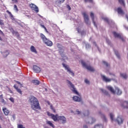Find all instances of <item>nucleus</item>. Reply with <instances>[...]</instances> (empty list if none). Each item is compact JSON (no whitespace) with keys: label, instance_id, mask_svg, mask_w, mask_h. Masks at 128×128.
<instances>
[{"label":"nucleus","instance_id":"1","mask_svg":"<svg viewBox=\"0 0 128 128\" xmlns=\"http://www.w3.org/2000/svg\"><path fill=\"white\" fill-rule=\"evenodd\" d=\"M29 101L30 102L31 108L33 110H42V108L40 104V102L36 98L32 96L29 100Z\"/></svg>","mask_w":128,"mask_h":128},{"label":"nucleus","instance_id":"2","mask_svg":"<svg viewBox=\"0 0 128 128\" xmlns=\"http://www.w3.org/2000/svg\"><path fill=\"white\" fill-rule=\"evenodd\" d=\"M47 114L48 116H50L54 122H60L63 124L66 122V118L64 116H58V114L54 115L50 113L49 112H47Z\"/></svg>","mask_w":128,"mask_h":128},{"label":"nucleus","instance_id":"3","mask_svg":"<svg viewBox=\"0 0 128 128\" xmlns=\"http://www.w3.org/2000/svg\"><path fill=\"white\" fill-rule=\"evenodd\" d=\"M40 36L45 44H46L48 46H52V42L48 39L44 34H40Z\"/></svg>","mask_w":128,"mask_h":128},{"label":"nucleus","instance_id":"4","mask_svg":"<svg viewBox=\"0 0 128 128\" xmlns=\"http://www.w3.org/2000/svg\"><path fill=\"white\" fill-rule=\"evenodd\" d=\"M81 64L84 66V68H86L88 70H89V72H94L96 70H94V67L92 66L90 64H88L86 63V62L84 61H81Z\"/></svg>","mask_w":128,"mask_h":128},{"label":"nucleus","instance_id":"5","mask_svg":"<svg viewBox=\"0 0 128 128\" xmlns=\"http://www.w3.org/2000/svg\"><path fill=\"white\" fill-rule=\"evenodd\" d=\"M68 84L70 86H68L69 88L70 86V90H72V92H73V94H78V90H76V87L74 86V84H72V82H70V81L68 80Z\"/></svg>","mask_w":128,"mask_h":128},{"label":"nucleus","instance_id":"6","mask_svg":"<svg viewBox=\"0 0 128 128\" xmlns=\"http://www.w3.org/2000/svg\"><path fill=\"white\" fill-rule=\"evenodd\" d=\"M60 44H58V48H59L58 52L62 58H68V57L66 56V54H64V48L62 46L60 47Z\"/></svg>","mask_w":128,"mask_h":128},{"label":"nucleus","instance_id":"7","mask_svg":"<svg viewBox=\"0 0 128 128\" xmlns=\"http://www.w3.org/2000/svg\"><path fill=\"white\" fill-rule=\"evenodd\" d=\"M62 66H63V68H64L65 70H66L67 72H68L69 74H71L72 76H74V73L72 72V70H70V68L68 66L64 64V63L62 64Z\"/></svg>","mask_w":128,"mask_h":128},{"label":"nucleus","instance_id":"8","mask_svg":"<svg viewBox=\"0 0 128 128\" xmlns=\"http://www.w3.org/2000/svg\"><path fill=\"white\" fill-rule=\"evenodd\" d=\"M82 14L84 16V20L86 22V24H90V17L88 16V15L86 14V12H84L82 13Z\"/></svg>","mask_w":128,"mask_h":128},{"label":"nucleus","instance_id":"9","mask_svg":"<svg viewBox=\"0 0 128 128\" xmlns=\"http://www.w3.org/2000/svg\"><path fill=\"white\" fill-rule=\"evenodd\" d=\"M113 34L115 38H118L120 40H122V42H126V40L120 34H118L116 32H113Z\"/></svg>","mask_w":128,"mask_h":128},{"label":"nucleus","instance_id":"10","mask_svg":"<svg viewBox=\"0 0 128 128\" xmlns=\"http://www.w3.org/2000/svg\"><path fill=\"white\" fill-rule=\"evenodd\" d=\"M101 77L103 82H110L112 80V78H108L104 75H101Z\"/></svg>","mask_w":128,"mask_h":128},{"label":"nucleus","instance_id":"11","mask_svg":"<svg viewBox=\"0 0 128 128\" xmlns=\"http://www.w3.org/2000/svg\"><path fill=\"white\" fill-rule=\"evenodd\" d=\"M30 6L31 9H32L33 10H34L36 12H38V8L36 4H30Z\"/></svg>","mask_w":128,"mask_h":128},{"label":"nucleus","instance_id":"12","mask_svg":"<svg viewBox=\"0 0 128 128\" xmlns=\"http://www.w3.org/2000/svg\"><path fill=\"white\" fill-rule=\"evenodd\" d=\"M117 12L118 14H120L121 16L124 14V10H122L121 7H118L117 8Z\"/></svg>","mask_w":128,"mask_h":128},{"label":"nucleus","instance_id":"13","mask_svg":"<svg viewBox=\"0 0 128 128\" xmlns=\"http://www.w3.org/2000/svg\"><path fill=\"white\" fill-rule=\"evenodd\" d=\"M90 16L92 20V22H93L94 26H95L96 27V22H94V12H90Z\"/></svg>","mask_w":128,"mask_h":128},{"label":"nucleus","instance_id":"14","mask_svg":"<svg viewBox=\"0 0 128 128\" xmlns=\"http://www.w3.org/2000/svg\"><path fill=\"white\" fill-rule=\"evenodd\" d=\"M88 121H86V124H92L94 122H96V120L94 118H89L88 119Z\"/></svg>","mask_w":128,"mask_h":128},{"label":"nucleus","instance_id":"15","mask_svg":"<svg viewBox=\"0 0 128 128\" xmlns=\"http://www.w3.org/2000/svg\"><path fill=\"white\" fill-rule=\"evenodd\" d=\"M2 111L5 114V116H8V114H10V110H8V108L6 107H3L2 108Z\"/></svg>","mask_w":128,"mask_h":128},{"label":"nucleus","instance_id":"16","mask_svg":"<svg viewBox=\"0 0 128 128\" xmlns=\"http://www.w3.org/2000/svg\"><path fill=\"white\" fill-rule=\"evenodd\" d=\"M33 70L35 72H40V68L36 66H34Z\"/></svg>","mask_w":128,"mask_h":128},{"label":"nucleus","instance_id":"17","mask_svg":"<svg viewBox=\"0 0 128 128\" xmlns=\"http://www.w3.org/2000/svg\"><path fill=\"white\" fill-rule=\"evenodd\" d=\"M106 88L108 89V90H110L112 94H116V91L114 90V88L110 86H106Z\"/></svg>","mask_w":128,"mask_h":128},{"label":"nucleus","instance_id":"18","mask_svg":"<svg viewBox=\"0 0 128 128\" xmlns=\"http://www.w3.org/2000/svg\"><path fill=\"white\" fill-rule=\"evenodd\" d=\"M14 88L16 90V92H18L20 94H22V92L20 88H19L18 87L16 86V85L14 84Z\"/></svg>","mask_w":128,"mask_h":128},{"label":"nucleus","instance_id":"19","mask_svg":"<svg viewBox=\"0 0 128 128\" xmlns=\"http://www.w3.org/2000/svg\"><path fill=\"white\" fill-rule=\"evenodd\" d=\"M116 122H118V124H122L124 120H122V117L118 116V118L116 120Z\"/></svg>","mask_w":128,"mask_h":128},{"label":"nucleus","instance_id":"20","mask_svg":"<svg viewBox=\"0 0 128 128\" xmlns=\"http://www.w3.org/2000/svg\"><path fill=\"white\" fill-rule=\"evenodd\" d=\"M74 102H80V98L78 96H74L72 98Z\"/></svg>","mask_w":128,"mask_h":128},{"label":"nucleus","instance_id":"21","mask_svg":"<svg viewBox=\"0 0 128 128\" xmlns=\"http://www.w3.org/2000/svg\"><path fill=\"white\" fill-rule=\"evenodd\" d=\"M122 106L123 108H128V101H124L123 104H122Z\"/></svg>","mask_w":128,"mask_h":128},{"label":"nucleus","instance_id":"22","mask_svg":"<svg viewBox=\"0 0 128 128\" xmlns=\"http://www.w3.org/2000/svg\"><path fill=\"white\" fill-rule=\"evenodd\" d=\"M30 50L32 52H35V54H38V52H36V48L33 46H32L30 47Z\"/></svg>","mask_w":128,"mask_h":128},{"label":"nucleus","instance_id":"23","mask_svg":"<svg viewBox=\"0 0 128 128\" xmlns=\"http://www.w3.org/2000/svg\"><path fill=\"white\" fill-rule=\"evenodd\" d=\"M32 84H35V86H38V84H40V81L38 80H32Z\"/></svg>","mask_w":128,"mask_h":128},{"label":"nucleus","instance_id":"24","mask_svg":"<svg viewBox=\"0 0 128 128\" xmlns=\"http://www.w3.org/2000/svg\"><path fill=\"white\" fill-rule=\"evenodd\" d=\"M116 92L118 96H120L122 94V90L118 88H116Z\"/></svg>","mask_w":128,"mask_h":128},{"label":"nucleus","instance_id":"25","mask_svg":"<svg viewBox=\"0 0 128 128\" xmlns=\"http://www.w3.org/2000/svg\"><path fill=\"white\" fill-rule=\"evenodd\" d=\"M10 54V52L8 50H6L3 53V56L4 58H6Z\"/></svg>","mask_w":128,"mask_h":128},{"label":"nucleus","instance_id":"26","mask_svg":"<svg viewBox=\"0 0 128 128\" xmlns=\"http://www.w3.org/2000/svg\"><path fill=\"white\" fill-rule=\"evenodd\" d=\"M46 124H48L50 126H52V128H54V125L50 121H47Z\"/></svg>","mask_w":128,"mask_h":128},{"label":"nucleus","instance_id":"27","mask_svg":"<svg viewBox=\"0 0 128 128\" xmlns=\"http://www.w3.org/2000/svg\"><path fill=\"white\" fill-rule=\"evenodd\" d=\"M98 114L100 115V116H101V118H103V120H105V121L106 120V116L104 115V114H102L101 112H99Z\"/></svg>","mask_w":128,"mask_h":128},{"label":"nucleus","instance_id":"28","mask_svg":"<svg viewBox=\"0 0 128 128\" xmlns=\"http://www.w3.org/2000/svg\"><path fill=\"white\" fill-rule=\"evenodd\" d=\"M118 1L120 4L124 6H126V4H124V0H118Z\"/></svg>","mask_w":128,"mask_h":128},{"label":"nucleus","instance_id":"29","mask_svg":"<svg viewBox=\"0 0 128 128\" xmlns=\"http://www.w3.org/2000/svg\"><path fill=\"white\" fill-rule=\"evenodd\" d=\"M120 76L123 78H124L125 80H126V78H128V75L126 74H120Z\"/></svg>","mask_w":128,"mask_h":128},{"label":"nucleus","instance_id":"30","mask_svg":"<svg viewBox=\"0 0 128 128\" xmlns=\"http://www.w3.org/2000/svg\"><path fill=\"white\" fill-rule=\"evenodd\" d=\"M100 90L102 92H103V94H106V96H108V91L106 90H104V89H100Z\"/></svg>","mask_w":128,"mask_h":128},{"label":"nucleus","instance_id":"31","mask_svg":"<svg viewBox=\"0 0 128 128\" xmlns=\"http://www.w3.org/2000/svg\"><path fill=\"white\" fill-rule=\"evenodd\" d=\"M64 2V0H57L56 2V4H62Z\"/></svg>","mask_w":128,"mask_h":128},{"label":"nucleus","instance_id":"32","mask_svg":"<svg viewBox=\"0 0 128 128\" xmlns=\"http://www.w3.org/2000/svg\"><path fill=\"white\" fill-rule=\"evenodd\" d=\"M94 128H104V126L102 124H97L94 126Z\"/></svg>","mask_w":128,"mask_h":128},{"label":"nucleus","instance_id":"33","mask_svg":"<svg viewBox=\"0 0 128 128\" xmlns=\"http://www.w3.org/2000/svg\"><path fill=\"white\" fill-rule=\"evenodd\" d=\"M50 110H52V112H54V114H56V108H54V106H52V105H50Z\"/></svg>","mask_w":128,"mask_h":128},{"label":"nucleus","instance_id":"34","mask_svg":"<svg viewBox=\"0 0 128 128\" xmlns=\"http://www.w3.org/2000/svg\"><path fill=\"white\" fill-rule=\"evenodd\" d=\"M114 52H115V54H116L117 58H120V54L118 53V52L116 50H114Z\"/></svg>","mask_w":128,"mask_h":128},{"label":"nucleus","instance_id":"35","mask_svg":"<svg viewBox=\"0 0 128 128\" xmlns=\"http://www.w3.org/2000/svg\"><path fill=\"white\" fill-rule=\"evenodd\" d=\"M6 12H8V14L10 15V18H14V16L12 15V12H10L8 11V10H6Z\"/></svg>","mask_w":128,"mask_h":128},{"label":"nucleus","instance_id":"36","mask_svg":"<svg viewBox=\"0 0 128 128\" xmlns=\"http://www.w3.org/2000/svg\"><path fill=\"white\" fill-rule=\"evenodd\" d=\"M84 2H90V4H92L94 2L93 0H84Z\"/></svg>","mask_w":128,"mask_h":128},{"label":"nucleus","instance_id":"37","mask_svg":"<svg viewBox=\"0 0 128 128\" xmlns=\"http://www.w3.org/2000/svg\"><path fill=\"white\" fill-rule=\"evenodd\" d=\"M17 128H25L24 126V125L22 124H18V126H17Z\"/></svg>","mask_w":128,"mask_h":128},{"label":"nucleus","instance_id":"38","mask_svg":"<svg viewBox=\"0 0 128 128\" xmlns=\"http://www.w3.org/2000/svg\"><path fill=\"white\" fill-rule=\"evenodd\" d=\"M14 10H16V12H18V6L16 4L14 5Z\"/></svg>","mask_w":128,"mask_h":128},{"label":"nucleus","instance_id":"39","mask_svg":"<svg viewBox=\"0 0 128 128\" xmlns=\"http://www.w3.org/2000/svg\"><path fill=\"white\" fill-rule=\"evenodd\" d=\"M103 64H105V66L107 67L110 66V64L108 63L107 62H106V61H103L102 62Z\"/></svg>","mask_w":128,"mask_h":128},{"label":"nucleus","instance_id":"40","mask_svg":"<svg viewBox=\"0 0 128 128\" xmlns=\"http://www.w3.org/2000/svg\"><path fill=\"white\" fill-rule=\"evenodd\" d=\"M76 30L78 32V34L80 32V26H78L76 28Z\"/></svg>","mask_w":128,"mask_h":128},{"label":"nucleus","instance_id":"41","mask_svg":"<svg viewBox=\"0 0 128 128\" xmlns=\"http://www.w3.org/2000/svg\"><path fill=\"white\" fill-rule=\"evenodd\" d=\"M114 114L112 113H110V120L112 121L114 120Z\"/></svg>","mask_w":128,"mask_h":128},{"label":"nucleus","instance_id":"42","mask_svg":"<svg viewBox=\"0 0 128 128\" xmlns=\"http://www.w3.org/2000/svg\"><path fill=\"white\" fill-rule=\"evenodd\" d=\"M88 114H90V112L88 111H86L84 112V116H88Z\"/></svg>","mask_w":128,"mask_h":128},{"label":"nucleus","instance_id":"43","mask_svg":"<svg viewBox=\"0 0 128 128\" xmlns=\"http://www.w3.org/2000/svg\"><path fill=\"white\" fill-rule=\"evenodd\" d=\"M10 100L12 102H14V99L11 97L9 98Z\"/></svg>","mask_w":128,"mask_h":128},{"label":"nucleus","instance_id":"44","mask_svg":"<svg viewBox=\"0 0 128 128\" xmlns=\"http://www.w3.org/2000/svg\"><path fill=\"white\" fill-rule=\"evenodd\" d=\"M4 20H0V25L4 26Z\"/></svg>","mask_w":128,"mask_h":128},{"label":"nucleus","instance_id":"45","mask_svg":"<svg viewBox=\"0 0 128 128\" xmlns=\"http://www.w3.org/2000/svg\"><path fill=\"white\" fill-rule=\"evenodd\" d=\"M80 114V112L78 110H76L74 113L75 114Z\"/></svg>","mask_w":128,"mask_h":128},{"label":"nucleus","instance_id":"46","mask_svg":"<svg viewBox=\"0 0 128 128\" xmlns=\"http://www.w3.org/2000/svg\"><path fill=\"white\" fill-rule=\"evenodd\" d=\"M84 82L87 84H90V81L88 79H85Z\"/></svg>","mask_w":128,"mask_h":128},{"label":"nucleus","instance_id":"47","mask_svg":"<svg viewBox=\"0 0 128 128\" xmlns=\"http://www.w3.org/2000/svg\"><path fill=\"white\" fill-rule=\"evenodd\" d=\"M0 34H1L2 36H4V32H2V30H0Z\"/></svg>","mask_w":128,"mask_h":128},{"label":"nucleus","instance_id":"48","mask_svg":"<svg viewBox=\"0 0 128 128\" xmlns=\"http://www.w3.org/2000/svg\"><path fill=\"white\" fill-rule=\"evenodd\" d=\"M67 8H68V10H72V8H70V6L68 4L67 5Z\"/></svg>","mask_w":128,"mask_h":128},{"label":"nucleus","instance_id":"49","mask_svg":"<svg viewBox=\"0 0 128 128\" xmlns=\"http://www.w3.org/2000/svg\"><path fill=\"white\" fill-rule=\"evenodd\" d=\"M8 90L9 92H10V94H14V92H12V90H10V88H8Z\"/></svg>","mask_w":128,"mask_h":128},{"label":"nucleus","instance_id":"50","mask_svg":"<svg viewBox=\"0 0 128 128\" xmlns=\"http://www.w3.org/2000/svg\"><path fill=\"white\" fill-rule=\"evenodd\" d=\"M104 20H105V22H108V18H104Z\"/></svg>","mask_w":128,"mask_h":128},{"label":"nucleus","instance_id":"51","mask_svg":"<svg viewBox=\"0 0 128 128\" xmlns=\"http://www.w3.org/2000/svg\"><path fill=\"white\" fill-rule=\"evenodd\" d=\"M13 2H14L15 4H16L18 2V0H12Z\"/></svg>","mask_w":128,"mask_h":128},{"label":"nucleus","instance_id":"52","mask_svg":"<svg viewBox=\"0 0 128 128\" xmlns=\"http://www.w3.org/2000/svg\"><path fill=\"white\" fill-rule=\"evenodd\" d=\"M40 26H42V28H46V26H44V25L40 24Z\"/></svg>","mask_w":128,"mask_h":128},{"label":"nucleus","instance_id":"53","mask_svg":"<svg viewBox=\"0 0 128 128\" xmlns=\"http://www.w3.org/2000/svg\"><path fill=\"white\" fill-rule=\"evenodd\" d=\"M106 42H108V44H110V40H106Z\"/></svg>","mask_w":128,"mask_h":128},{"label":"nucleus","instance_id":"54","mask_svg":"<svg viewBox=\"0 0 128 128\" xmlns=\"http://www.w3.org/2000/svg\"><path fill=\"white\" fill-rule=\"evenodd\" d=\"M2 98H4L3 95L2 94L0 95V99L2 100Z\"/></svg>","mask_w":128,"mask_h":128},{"label":"nucleus","instance_id":"55","mask_svg":"<svg viewBox=\"0 0 128 128\" xmlns=\"http://www.w3.org/2000/svg\"><path fill=\"white\" fill-rule=\"evenodd\" d=\"M126 18L127 19V20L128 21V14H126Z\"/></svg>","mask_w":128,"mask_h":128},{"label":"nucleus","instance_id":"56","mask_svg":"<svg viewBox=\"0 0 128 128\" xmlns=\"http://www.w3.org/2000/svg\"><path fill=\"white\" fill-rule=\"evenodd\" d=\"M16 82H17V84H22L20 83V82H18V81H16Z\"/></svg>","mask_w":128,"mask_h":128},{"label":"nucleus","instance_id":"57","mask_svg":"<svg viewBox=\"0 0 128 128\" xmlns=\"http://www.w3.org/2000/svg\"><path fill=\"white\" fill-rule=\"evenodd\" d=\"M44 30H45L46 32H48V30L46 29V28L45 27V28H44Z\"/></svg>","mask_w":128,"mask_h":128},{"label":"nucleus","instance_id":"58","mask_svg":"<svg viewBox=\"0 0 128 128\" xmlns=\"http://www.w3.org/2000/svg\"><path fill=\"white\" fill-rule=\"evenodd\" d=\"M47 104H48V106L50 105V102L48 101L47 102Z\"/></svg>","mask_w":128,"mask_h":128},{"label":"nucleus","instance_id":"59","mask_svg":"<svg viewBox=\"0 0 128 128\" xmlns=\"http://www.w3.org/2000/svg\"><path fill=\"white\" fill-rule=\"evenodd\" d=\"M2 102H4V100L3 98L1 99Z\"/></svg>","mask_w":128,"mask_h":128},{"label":"nucleus","instance_id":"60","mask_svg":"<svg viewBox=\"0 0 128 128\" xmlns=\"http://www.w3.org/2000/svg\"><path fill=\"white\" fill-rule=\"evenodd\" d=\"M0 40H1V42H2V40H2V38L0 36Z\"/></svg>","mask_w":128,"mask_h":128},{"label":"nucleus","instance_id":"61","mask_svg":"<svg viewBox=\"0 0 128 128\" xmlns=\"http://www.w3.org/2000/svg\"><path fill=\"white\" fill-rule=\"evenodd\" d=\"M84 128H88V126L86 125H84Z\"/></svg>","mask_w":128,"mask_h":128},{"label":"nucleus","instance_id":"62","mask_svg":"<svg viewBox=\"0 0 128 128\" xmlns=\"http://www.w3.org/2000/svg\"><path fill=\"white\" fill-rule=\"evenodd\" d=\"M94 45L96 46V42H94Z\"/></svg>","mask_w":128,"mask_h":128},{"label":"nucleus","instance_id":"63","mask_svg":"<svg viewBox=\"0 0 128 128\" xmlns=\"http://www.w3.org/2000/svg\"><path fill=\"white\" fill-rule=\"evenodd\" d=\"M0 128H2V126H0Z\"/></svg>","mask_w":128,"mask_h":128},{"label":"nucleus","instance_id":"64","mask_svg":"<svg viewBox=\"0 0 128 128\" xmlns=\"http://www.w3.org/2000/svg\"><path fill=\"white\" fill-rule=\"evenodd\" d=\"M46 90H47L46 88Z\"/></svg>","mask_w":128,"mask_h":128}]
</instances>
